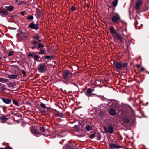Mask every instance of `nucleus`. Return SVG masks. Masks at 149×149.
<instances>
[{
	"label": "nucleus",
	"instance_id": "f257e3e1",
	"mask_svg": "<svg viewBox=\"0 0 149 149\" xmlns=\"http://www.w3.org/2000/svg\"><path fill=\"white\" fill-rule=\"evenodd\" d=\"M128 64V63L127 62L124 63L122 64L120 62H116L113 64V66L116 71L117 72H119L122 69L123 67H127Z\"/></svg>",
	"mask_w": 149,
	"mask_h": 149
},
{
	"label": "nucleus",
	"instance_id": "f03ea898",
	"mask_svg": "<svg viewBox=\"0 0 149 149\" xmlns=\"http://www.w3.org/2000/svg\"><path fill=\"white\" fill-rule=\"evenodd\" d=\"M62 76L63 78L67 80L72 77V74L70 71L66 70L62 72Z\"/></svg>",
	"mask_w": 149,
	"mask_h": 149
},
{
	"label": "nucleus",
	"instance_id": "7ed1b4c3",
	"mask_svg": "<svg viewBox=\"0 0 149 149\" xmlns=\"http://www.w3.org/2000/svg\"><path fill=\"white\" fill-rule=\"evenodd\" d=\"M111 19L112 22L115 23H119L121 21L120 17L118 14L113 15Z\"/></svg>",
	"mask_w": 149,
	"mask_h": 149
},
{
	"label": "nucleus",
	"instance_id": "20e7f679",
	"mask_svg": "<svg viewBox=\"0 0 149 149\" xmlns=\"http://www.w3.org/2000/svg\"><path fill=\"white\" fill-rule=\"evenodd\" d=\"M38 69L39 72L43 73L46 69V63H42L40 64L38 66Z\"/></svg>",
	"mask_w": 149,
	"mask_h": 149
},
{
	"label": "nucleus",
	"instance_id": "39448f33",
	"mask_svg": "<svg viewBox=\"0 0 149 149\" xmlns=\"http://www.w3.org/2000/svg\"><path fill=\"white\" fill-rule=\"evenodd\" d=\"M104 131L106 133L109 132L110 133L112 134L113 132V126L112 125H109L108 126V129L106 127H104Z\"/></svg>",
	"mask_w": 149,
	"mask_h": 149
},
{
	"label": "nucleus",
	"instance_id": "423d86ee",
	"mask_svg": "<svg viewBox=\"0 0 149 149\" xmlns=\"http://www.w3.org/2000/svg\"><path fill=\"white\" fill-rule=\"evenodd\" d=\"M31 132L33 134L37 137L41 135L40 133H39L33 127H32L31 128Z\"/></svg>",
	"mask_w": 149,
	"mask_h": 149
},
{
	"label": "nucleus",
	"instance_id": "0eeeda50",
	"mask_svg": "<svg viewBox=\"0 0 149 149\" xmlns=\"http://www.w3.org/2000/svg\"><path fill=\"white\" fill-rule=\"evenodd\" d=\"M110 146L111 149H119L123 147L121 146L116 145L115 143H111Z\"/></svg>",
	"mask_w": 149,
	"mask_h": 149
},
{
	"label": "nucleus",
	"instance_id": "6e6552de",
	"mask_svg": "<svg viewBox=\"0 0 149 149\" xmlns=\"http://www.w3.org/2000/svg\"><path fill=\"white\" fill-rule=\"evenodd\" d=\"M29 27L33 29L37 30L38 29V24H35L34 22L31 23L29 25Z\"/></svg>",
	"mask_w": 149,
	"mask_h": 149
},
{
	"label": "nucleus",
	"instance_id": "1a4fd4ad",
	"mask_svg": "<svg viewBox=\"0 0 149 149\" xmlns=\"http://www.w3.org/2000/svg\"><path fill=\"white\" fill-rule=\"evenodd\" d=\"M38 43H37L36 41H32V42H31V48L33 49H34L36 48H37L38 49Z\"/></svg>",
	"mask_w": 149,
	"mask_h": 149
},
{
	"label": "nucleus",
	"instance_id": "9d476101",
	"mask_svg": "<svg viewBox=\"0 0 149 149\" xmlns=\"http://www.w3.org/2000/svg\"><path fill=\"white\" fill-rule=\"evenodd\" d=\"M136 10L137 13L139 14V9H140V1L139 0L137 1L135 6Z\"/></svg>",
	"mask_w": 149,
	"mask_h": 149
},
{
	"label": "nucleus",
	"instance_id": "9b49d317",
	"mask_svg": "<svg viewBox=\"0 0 149 149\" xmlns=\"http://www.w3.org/2000/svg\"><path fill=\"white\" fill-rule=\"evenodd\" d=\"M111 34L113 35H115L117 33L114 29L113 26L109 28Z\"/></svg>",
	"mask_w": 149,
	"mask_h": 149
},
{
	"label": "nucleus",
	"instance_id": "f8f14e48",
	"mask_svg": "<svg viewBox=\"0 0 149 149\" xmlns=\"http://www.w3.org/2000/svg\"><path fill=\"white\" fill-rule=\"evenodd\" d=\"M92 92V90L90 88H89L87 89V92L85 93V94L87 96H91V97L92 95H93L91 94V93Z\"/></svg>",
	"mask_w": 149,
	"mask_h": 149
},
{
	"label": "nucleus",
	"instance_id": "ddd939ff",
	"mask_svg": "<svg viewBox=\"0 0 149 149\" xmlns=\"http://www.w3.org/2000/svg\"><path fill=\"white\" fill-rule=\"evenodd\" d=\"M2 101L4 103L6 104H9L10 103L11 101L10 99L5 98H3Z\"/></svg>",
	"mask_w": 149,
	"mask_h": 149
},
{
	"label": "nucleus",
	"instance_id": "4468645a",
	"mask_svg": "<svg viewBox=\"0 0 149 149\" xmlns=\"http://www.w3.org/2000/svg\"><path fill=\"white\" fill-rule=\"evenodd\" d=\"M0 13L4 15H7L8 14V11L5 9H2L0 10Z\"/></svg>",
	"mask_w": 149,
	"mask_h": 149
},
{
	"label": "nucleus",
	"instance_id": "2eb2a0df",
	"mask_svg": "<svg viewBox=\"0 0 149 149\" xmlns=\"http://www.w3.org/2000/svg\"><path fill=\"white\" fill-rule=\"evenodd\" d=\"M36 13L38 17H40L42 15V13L41 10L39 9H38L36 11Z\"/></svg>",
	"mask_w": 149,
	"mask_h": 149
},
{
	"label": "nucleus",
	"instance_id": "dca6fc26",
	"mask_svg": "<svg viewBox=\"0 0 149 149\" xmlns=\"http://www.w3.org/2000/svg\"><path fill=\"white\" fill-rule=\"evenodd\" d=\"M28 36V34L27 33L25 32L22 33L20 34V36L22 38H27Z\"/></svg>",
	"mask_w": 149,
	"mask_h": 149
},
{
	"label": "nucleus",
	"instance_id": "f3484780",
	"mask_svg": "<svg viewBox=\"0 0 149 149\" xmlns=\"http://www.w3.org/2000/svg\"><path fill=\"white\" fill-rule=\"evenodd\" d=\"M110 114L112 115H114L116 113V111L112 108L109 111Z\"/></svg>",
	"mask_w": 149,
	"mask_h": 149
},
{
	"label": "nucleus",
	"instance_id": "a211bd4d",
	"mask_svg": "<svg viewBox=\"0 0 149 149\" xmlns=\"http://www.w3.org/2000/svg\"><path fill=\"white\" fill-rule=\"evenodd\" d=\"M5 7L8 11L10 12L12 11L14 9V7L12 6H6Z\"/></svg>",
	"mask_w": 149,
	"mask_h": 149
},
{
	"label": "nucleus",
	"instance_id": "6ab92c4d",
	"mask_svg": "<svg viewBox=\"0 0 149 149\" xmlns=\"http://www.w3.org/2000/svg\"><path fill=\"white\" fill-rule=\"evenodd\" d=\"M17 76L16 74H11L8 76L9 79H13L16 78Z\"/></svg>",
	"mask_w": 149,
	"mask_h": 149
},
{
	"label": "nucleus",
	"instance_id": "aec40b11",
	"mask_svg": "<svg viewBox=\"0 0 149 149\" xmlns=\"http://www.w3.org/2000/svg\"><path fill=\"white\" fill-rule=\"evenodd\" d=\"M40 106L42 108L45 109H49L50 108L49 107H47L45 105L44 103L41 102L40 104Z\"/></svg>",
	"mask_w": 149,
	"mask_h": 149
},
{
	"label": "nucleus",
	"instance_id": "412c9836",
	"mask_svg": "<svg viewBox=\"0 0 149 149\" xmlns=\"http://www.w3.org/2000/svg\"><path fill=\"white\" fill-rule=\"evenodd\" d=\"M115 35H116V40H119L120 42H122V39L121 37L120 36L119 34L118 33H116Z\"/></svg>",
	"mask_w": 149,
	"mask_h": 149
},
{
	"label": "nucleus",
	"instance_id": "4be33fe9",
	"mask_svg": "<svg viewBox=\"0 0 149 149\" xmlns=\"http://www.w3.org/2000/svg\"><path fill=\"white\" fill-rule=\"evenodd\" d=\"M56 115V116L57 117H63V114L58 111H57Z\"/></svg>",
	"mask_w": 149,
	"mask_h": 149
},
{
	"label": "nucleus",
	"instance_id": "5701e85b",
	"mask_svg": "<svg viewBox=\"0 0 149 149\" xmlns=\"http://www.w3.org/2000/svg\"><path fill=\"white\" fill-rule=\"evenodd\" d=\"M8 81V79H5L3 78H0V82L5 83Z\"/></svg>",
	"mask_w": 149,
	"mask_h": 149
},
{
	"label": "nucleus",
	"instance_id": "b1692460",
	"mask_svg": "<svg viewBox=\"0 0 149 149\" xmlns=\"http://www.w3.org/2000/svg\"><path fill=\"white\" fill-rule=\"evenodd\" d=\"M0 89L2 91H3L6 89V86L3 84L0 83Z\"/></svg>",
	"mask_w": 149,
	"mask_h": 149
},
{
	"label": "nucleus",
	"instance_id": "393cba45",
	"mask_svg": "<svg viewBox=\"0 0 149 149\" xmlns=\"http://www.w3.org/2000/svg\"><path fill=\"white\" fill-rule=\"evenodd\" d=\"M118 2V1L117 0H115L112 2V4L115 7L117 6Z\"/></svg>",
	"mask_w": 149,
	"mask_h": 149
},
{
	"label": "nucleus",
	"instance_id": "a878e982",
	"mask_svg": "<svg viewBox=\"0 0 149 149\" xmlns=\"http://www.w3.org/2000/svg\"><path fill=\"white\" fill-rule=\"evenodd\" d=\"M86 129L87 131H89L92 129V127L89 125H87L86 126Z\"/></svg>",
	"mask_w": 149,
	"mask_h": 149
},
{
	"label": "nucleus",
	"instance_id": "bb28decb",
	"mask_svg": "<svg viewBox=\"0 0 149 149\" xmlns=\"http://www.w3.org/2000/svg\"><path fill=\"white\" fill-rule=\"evenodd\" d=\"M12 102L13 104L17 106H19V104L18 103V102L15 100H13Z\"/></svg>",
	"mask_w": 149,
	"mask_h": 149
},
{
	"label": "nucleus",
	"instance_id": "cd10ccee",
	"mask_svg": "<svg viewBox=\"0 0 149 149\" xmlns=\"http://www.w3.org/2000/svg\"><path fill=\"white\" fill-rule=\"evenodd\" d=\"M33 18V16L32 15H29L27 17V19L28 20H32Z\"/></svg>",
	"mask_w": 149,
	"mask_h": 149
},
{
	"label": "nucleus",
	"instance_id": "c85d7f7f",
	"mask_svg": "<svg viewBox=\"0 0 149 149\" xmlns=\"http://www.w3.org/2000/svg\"><path fill=\"white\" fill-rule=\"evenodd\" d=\"M44 47V46L43 45L38 43V48H40L41 49L42 48Z\"/></svg>",
	"mask_w": 149,
	"mask_h": 149
},
{
	"label": "nucleus",
	"instance_id": "c756f323",
	"mask_svg": "<svg viewBox=\"0 0 149 149\" xmlns=\"http://www.w3.org/2000/svg\"><path fill=\"white\" fill-rule=\"evenodd\" d=\"M45 51L44 50L40 49V52L38 53V54L40 55H43L44 54Z\"/></svg>",
	"mask_w": 149,
	"mask_h": 149
},
{
	"label": "nucleus",
	"instance_id": "7c9ffc66",
	"mask_svg": "<svg viewBox=\"0 0 149 149\" xmlns=\"http://www.w3.org/2000/svg\"><path fill=\"white\" fill-rule=\"evenodd\" d=\"M1 118L2 120L5 121L8 119V118H6L5 116H2L1 117Z\"/></svg>",
	"mask_w": 149,
	"mask_h": 149
},
{
	"label": "nucleus",
	"instance_id": "2f4dec72",
	"mask_svg": "<svg viewBox=\"0 0 149 149\" xmlns=\"http://www.w3.org/2000/svg\"><path fill=\"white\" fill-rule=\"evenodd\" d=\"M45 58L47 59H52L53 58V57L52 56L47 55L45 56Z\"/></svg>",
	"mask_w": 149,
	"mask_h": 149
},
{
	"label": "nucleus",
	"instance_id": "473e14b6",
	"mask_svg": "<svg viewBox=\"0 0 149 149\" xmlns=\"http://www.w3.org/2000/svg\"><path fill=\"white\" fill-rule=\"evenodd\" d=\"M140 114L142 115V117H143L145 118H147V116L144 115V113L142 111H140Z\"/></svg>",
	"mask_w": 149,
	"mask_h": 149
},
{
	"label": "nucleus",
	"instance_id": "72a5a7b5",
	"mask_svg": "<svg viewBox=\"0 0 149 149\" xmlns=\"http://www.w3.org/2000/svg\"><path fill=\"white\" fill-rule=\"evenodd\" d=\"M73 146L72 145H70L68 146L65 149H73Z\"/></svg>",
	"mask_w": 149,
	"mask_h": 149
},
{
	"label": "nucleus",
	"instance_id": "f704fd0d",
	"mask_svg": "<svg viewBox=\"0 0 149 149\" xmlns=\"http://www.w3.org/2000/svg\"><path fill=\"white\" fill-rule=\"evenodd\" d=\"M33 38L37 40L39 39L40 36L38 35H35L33 36Z\"/></svg>",
	"mask_w": 149,
	"mask_h": 149
},
{
	"label": "nucleus",
	"instance_id": "c9c22d12",
	"mask_svg": "<svg viewBox=\"0 0 149 149\" xmlns=\"http://www.w3.org/2000/svg\"><path fill=\"white\" fill-rule=\"evenodd\" d=\"M34 58L35 60L38 61L39 59V56L38 55H35L34 56Z\"/></svg>",
	"mask_w": 149,
	"mask_h": 149
},
{
	"label": "nucleus",
	"instance_id": "e433bc0d",
	"mask_svg": "<svg viewBox=\"0 0 149 149\" xmlns=\"http://www.w3.org/2000/svg\"><path fill=\"white\" fill-rule=\"evenodd\" d=\"M13 53V52L12 51L10 52L8 54V56H12Z\"/></svg>",
	"mask_w": 149,
	"mask_h": 149
},
{
	"label": "nucleus",
	"instance_id": "4c0bfd02",
	"mask_svg": "<svg viewBox=\"0 0 149 149\" xmlns=\"http://www.w3.org/2000/svg\"><path fill=\"white\" fill-rule=\"evenodd\" d=\"M71 10L73 11L75 10H76V8L74 6H72L70 9Z\"/></svg>",
	"mask_w": 149,
	"mask_h": 149
},
{
	"label": "nucleus",
	"instance_id": "58836bf2",
	"mask_svg": "<svg viewBox=\"0 0 149 149\" xmlns=\"http://www.w3.org/2000/svg\"><path fill=\"white\" fill-rule=\"evenodd\" d=\"M40 112L44 114L46 113V111L45 110H42L40 111Z\"/></svg>",
	"mask_w": 149,
	"mask_h": 149
},
{
	"label": "nucleus",
	"instance_id": "ea45409f",
	"mask_svg": "<svg viewBox=\"0 0 149 149\" xmlns=\"http://www.w3.org/2000/svg\"><path fill=\"white\" fill-rule=\"evenodd\" d=\"M40 131L42 132H43L45 131V130L44 128H42L41 127H40Z\"/></svg>",
	"mask_w": 149,
	"mask_h": 149
},
{
	"label": "nucleus",
	"instance_id": "a19ab883",
	"mask_svg": "<svg viewBox=\"0 0 149 149\" xmlns=\"http://www.w3.org/2000/svg\"><path fill=\"white\" fill-rule=\"evenodd\" d=\"M62 134V133H60V134H59V135H57L58 136H60V137H63V136H63L61 134Z\"/></svg>",
	"mask_w": 149,
	"mask_h": 149
},
{
	"label": "nucleus",
	"instance_id": "79ce46f5",
	"mask_svg": "<svg viewBox=\"0 0 149 149\" xmlns=\"http://www.w3.org/2000/svg\"><path fill=\"white\" fill-rule=\"evenodd\" d=\"M22 73L24 75H25L26 74V72L24 70H22Z\"/></svg>",
	"mask_w": 149,
	"mask_h": 149
},
{
	"label": "nucleus",
	"instance_id": "37998d69",
	"mask_svg": "<svg viewBox=\"0 0 149 149\" xmlns=\"http://www.w3.org/2000/svg\"><path fill=\"white\" fill-rule=\"evenodd\" d=\"M95 136L94 134H93L91 135L90 136V138H94L95 137Z\"/></svg>",
	"mask_w": 149,
	"mask_h": 149
},
{
	"label": "nucleus",
	"instance_id": "c03bdc74",
	"mask_svg": "<svg viewBox=\"0 0 149 149\" xmlns=\"http://www.w3.org/2000/svg\"><path fill=\"white\" fill-rule=\"evenodd\" d=\"M5 149H13L10 146L6 147L5 148Z\"/></svg>",
	"mask_w": 149,
	"mask_h": 149
},
{
	"label": "nucleus",
	"instance_id": "a18cd8bd",
	"mask_svg": "<svg viewBox=\"0 0 149 149\" xmlns=\"http://www.w3.org/2000/svg\"><path fill=\"white\" fill-rule=\"evenodd\" d=\"M28 56L29 57H32V56H33V54H28Z\"/></svg>",
	"mask_w": 149,
	"mask_h": 149
},
{
	"label": "nucleus",
	"instance_id": "49530a36",
	"mask_svg": "<svg viewBox=\"0 0 149 149\" xmlns=\"http://www.w3.org/2000/svg\"><path fill=\"white\" fill-rule=\"evenodd\" d=\"M144 70H145V68H143V67H142L141 68V71H144Z\"/></svg>",
	"mask_w": 149,
	"mask_h": 149
},
{
	"label": "nucleus",
	"instance_id": "de8ad7c7",
	"mask_svg": "<svg viewBox=\"0 0 149 149\" xmlns=\"http://www.w3.org/2000/svg\"><path fill=\"white\" fill-rule=\"evenodd\" d=\"M21 14L22 15H24L25 14V13L24 12H23L22 13H21Z\"/></svg>",
	"mask_w": 149,
	"mask_h": 149
},
{
	"label": "nucleus",
	"instance_id": "09e8293b",
	"mask_svg": "<svg viewBox=\"0 0 149 149\" xmlns=\"http://www.w3.org/2000/svg\"><path fill=\"white\" fill-rule=\"evenodd\" d=\"M137 68L139 69V68L140 67V66L138 64V65H137Z\"/></svg>",
	"mask_w": 149,
	"mask_h": 149
},
{
	"label": "nucleus",
	"instance_id": "8fccbe9b",
	"mask_svg": "<svg viewBox=\"0 0 149 149\" xmlns=\"http://www.w3.org/2000/svg\"><path fill=\"white\" fill-rule=\"evenodd\" d=\"M23 3V2H20L19 3V5H20L21 4H22Z\"/></svg>",
	"mask_w": 149,
	"mask_h": 149
},
{
	"label": "nucleus",
	"instance_id": "3c124183",
	"mask_svg": "<svg viewBox=\"0 0 149 149\" xmlns=\"http://www.w3.org/2000/svg\"><path fill=\"white\" fill-rule=\"evenodd\" d=\"M140 5H141L142 3V0H140Z\"/></svg>",
	"mask_w": 149,
	"mask_h": 149
},
{
	"label": "nucleus",
	"instance_id": "603ef678",
	"mask_svg": "<svg viewBox=\"0 0 149 149\" xmlns=\"http://www.w3.org/2000/svg\"><path fill=\"white\" fill-rule=\"evenodd\" d=\"M146 73H148V74H149V72L148 71H146Z\"/></svg>",
	"mask_w": 149,
	"mask_h": 149
},
{
	"label": "nucleus",
	"instance_id": "864d4df0",
	"mask_svg": "<svg viewBox=\"0 0 149 149\" xmlns=\"http://www.w3.org/2000/svg\"><path fill=\"white\" fill-rule=\"evenodd\" d=\"M38 42H41V40H38Z\"/></svg>",
	"mask_w": 149,
	"mask_h": 149
},
{
	"label": "nucleus",
	"instance_id": "5fc2aeb1",
	"mask_svg": "<svg viewBox=\"0 0 149 149\" xmlns=\"http://www.w3.org/2000/svg\"><path fill=\"white\" fill-rule=\"evenodd\" d=\"M143 26V24H141L140 25V27H141V26Z\"/></svg>",
	"mask_w": 149,
	"mask_h": 149
},
{
	"label": "nucleus",
	"instance_id": "6e6d98bb",
	"mask_svg": "<svg viewBox=\"0 0 149 149\" xmlns=\"http://www.w3.org/2000/svg\"><path fill=\"white\" fill-rule=\"evenodd\" d=\"M17 1H17H17H16V2H17Z\"/></svg>",
	"mask_w": 149,
	"mask_h": 149
},
{
	"label": "nucleus",
	"instance_id": "4d7b16f0",
	"mask_svg": "<svg viewBox=\"0 0 149 149\" xmlns=\"http://www.w3.org/2000/svg\"><path fill=\"white\" fill-rule=\"evenodd\" d=\"M19 33H17V36H18V35H19Z\"/></svg>",
	"mask_w": 149,
	"mask_h": 149
},
{
	"label": "nucleus",
	"instance_id": "13d9d810",
	"mask_svg": "<svg viewBox=\"0 0 149 149\" xmlns=\"http://www.w3.org/2000/svg\"><path fill=\"white\" fill-rule=\"evenodd\" d=\"M1 59V58L0 57V59Z\"/></svg>",
	"mask_w": 149,
	"mask_h": 149
},
{
	"label": "nucleus",
	"instance_id": "bf43d9fd",
	"mask_svg": "<svg viewBox=\"0 0 149 149\" xmlns=\"http://www.w3.org/2000/svg\"><path fill=\"white\" fill-rule=\"evenodd\" d=\"M56 137V136H54V138Z\"/></svg>",
	"mask_w": 149,
	"mask_h": 149
},
{
	"label": "nucleus",
	"instance_id": "052dcab7",
	"mask_svg": "<svg viewBox=\"0 0 149 149\" xmlns=\"http://www.w3.org/2000/svg\"><path fill=\"white\" fill-rule=\"evenodd\" d=\"M141 117L140 116V118H141Z\"/></svg>",
	"mask_w": 149,
	"mask_h": 149
},
{
	"label": "nucleus",
	"instance_id": "680f3d73",
	"mask_svg": "<svg viewBox=\"0 0 149 149\" xmlns=\"http://www.w3.org/2000/svg\"><path fill=\"white\" fill-rule=\"evenodd\" d=\"M140 60L141 59V57H140Z\"/></svg>",
	"mask_w": 149,
	"mask_h": 149
}]
</instances>
